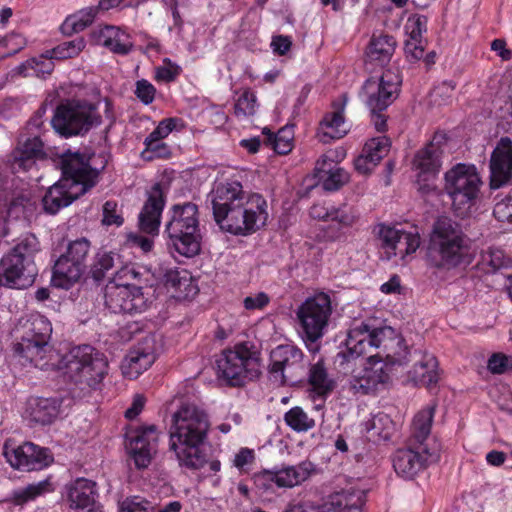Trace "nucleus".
<instances>
[{
    "label": "nucleus",
    "mask_w": 512,
    "mask_h": 512,
    "mask_svg": "<svg viewBox=\"0 0 512 512\" xmlns=\"http://www.w3.org/2000/svg\"><path fill=\"white\" fill-rule=\"evenodd\" d=\"M120 512H157V507L145 499L133 497L121 503Z\"/></svg>",
    "instance_id": "6e6d98bb"
},
{
    "label": "nucleus",
    "mask_w": 512,
    "mask_h": 512,
    "mask_svg": "<svg viewBox=\"0 0 512 512\" xmlns=\"http://www.w3.org/2000/svg\"><path fill=\"white\" fill-rule=\"evenodd\" d=\"M396 41L387 34L373 35L368 46L367 57L379 65L388 63L394 53Z\"/></svg>",
    "instance_id": "e433bc0d"
},
{
    "label": "nucleus",
    "mask_w": 512,
    "mask_h": 512,
    "mask_svg": "<svg viewBox=\"0 0 512 512\" xmlns=\"http://www.w3.org/2000/svg\"><path fill=\"white\" fill-rule=\"evenodd\" d=\"M83 194L85 193L81 190L72 188L69 182L60 179L44 195L42 199L44 210L49 214H56Z\"/></svg>",
    "instance_id": "c756f323"
},
{
    "label": "nucleus",
    "mask_w": 512,
    "mask_h": 512,
    "mask_svg": "<svg viewBox=\"0 0 512 512\" xmlns=\"http://www.w3.org/2000/svg\"><path fill=\"white\" fill-rule=\"evenodd\" d=\"M255 461V453L252 449L241 448L234 456L233 465L240 472H247L248 466Z\"/></svg>",
    "instance_id": "0e129e2a"
},
{
    "label": "nucleus",
    "mask_w": 512,
    "mask_h": 512,
    "mask_svg": "<svg viewBox=\"0 0 512 512\" xmlns=\"http://www.w3.org/2000/svg\"><path fill=\"white\" fill-rule=\"evenodd\" d=\"M219 377L240 386L259 375V351L250 342H240L222 351L216 360Z\"/></svg>",
    "instance_id": "6e6552de"
},
{
    "label": "nucleus",
    "mask_w": 512,
    "mask_h": 512,
    "mask_svg": "<svg viewBox=\"0 0 512 512\" xmlns=\"http://www.w3.org/2000/svg\"><path fill=\"white\" fill-rule=\"evenodd\" d=\"M73 398H82L102 382L107 374L105 356L90 345L73 347L58 364Z\"/></svg>",
    "instance_id": "7ed1b4c3"
},
{
    "label": "nucleus",
    "mask_w": 512,
    "mask_h": 512,
    "mask_svg": "<svg viewBox=\"0 0 512 512\" xmlns=\"http://www.w3.org/2000/svg\"><path fill=\"white\" fill-rule=\"evenodd\" d=\"M268 219L267 202L260 194L253 193L244 203L226 218L218 220V225L234 235H249L266 224Z\"/></svg>",
    "instance_id": "ddd939ff"
},
{
    "label": "nucleus",
    "mask_w": 512,
    "mask_h": 512,
    "mask_svg": "<svg viewBox=\"0 0 512 512\" xmlns=\"http://www.w3.org/2000/svg\"><path fill=\"white\" fill-rule=\"evenodd\" d=\"M91 243L86 238L70 241L66 251L55 261L52 283L55 287L69 289L77 283L87 269Z\"/></svg>",
    "instance_id": "f8f14e48"
},
{
    "label": "nucleus",
    "mask_w": 512,
    "mask_h": 512,
    "mask_svg": "<svg viewBox=\"0 0 512 512\" xmlns=\"http://www.w3.org/2000/svg\"><path fill=\"white\" fill-rule=\"evenodd\" d=\"M62 171L61 180L69 182L72 188L86 193L97 183L99 170L90 165V159L82 153L67 150L55 159Z\"/></svg>",
    "instance_id": "dca6fc26"
},
{
    "label": "nucleus",
    "mask_w": 512,
    "mask_h": 512,
    "mask_svg": "<svg viewBox=\"0 0 512 512\" xmlns=\"http://www.w3.org/2000/svg\"><path fill=\"white\" fill-rule=\"evenodd\" d=\"M61 404L62 400L56 397H30L26 414L36 424L49 425L59 416Z\"/></svg>",
    "instance_id": "7c9ffc66"
},
{
    "label": "nucleus",
    "mask_w": 512,
    "mask_h": 512,
    "mask_svg": "<svg viewBox=\"0 0 512 512\" xmlns=\"http://www.w3.org/2000/svg\"><path fill=\"white\" fill-rule=\"evenodd\" d=\"M210 423L207 414L195 404L184 403L173 414L170 450L181 467L199 470L207 463L203 446Z\"/></svg>",
    "instance_id": "f03ea898"
},
{
    "label": "nucleus",
    "mask_w": 512,
    "mask_h": 512,
    "mask_svg": "<svg viewBox=\"0 0 512 512\" xmlns=\"http://www.w3.org/2000/svg\"><path fill=\"white\" fill-rule=\"evenodd\" d=\"M315 465L310 461H302L297 465H287L274 471H263L257 477L263 486L271 487L274 483L279 488H292L300 485L315 472Z\"/></svg>",
    "instance_id": "4be33fe9"
},
{
    "label": "nucleus",
    "mask_w": 512,
    "mask_h": 512,
    "mask_svg": "<svg viewBox=\"0 0 512 512\" xmlns=\"http://www.w3.org/2000/svg\"><path fill=\"white\" fill-rule=\"evenodd\" d=\"M252 193L244 191L243 186L237 182L219 183L209 193L208 200L211 202L213 215L216 223L223 221L227 215L240 207Z\"/></svg>",
    "instance_id": "aec40b11"
},
{
    "label": "nucleus",
    "mask_w": 512,
    "mask_h": 512,
    "mask_svg": "<svg viewBox=\"0 0 512 512\" xmlns=\"http://www.w3.org/2000/svg\"><path fill=\"white\" fill-rule=\"evenodd\" d=\"M511 359L502 353H494L487 363L488 370L493 374H503L509 368Z\"/></svg>",
    "instance_id": "69168bd1"
},
{
    "label": "nucleus",
    "mask_w": 512,
    "mask_h": 512,
    "mask_svg": "<svg viewBox=\"0 0 512 512\" xmlns=\"http://www.w3.org/2000/svg\"><path fill=\"white\" fill-rule=\"evenodd\" d=\"M52 59L53 58H51V56H40L39 58L29 59L17 67L18 73L25 77L33 74L36 76H39L40 74H49L54 67Z\"/></svg>",
    "instance_id": "49530a36"
},
{
    "label": "nucleus",
    "mask_w": 512,
    "mask_h": 512,
    "mask_svg": "<svg viewBox=\"0 0 512 512\" xmlns=\"http://www.w3.org/2000/svg\"><path fill=\"white\" fill-rule=\"evenodd\" d=\"M165 205V197L159 183L152 186L148 198L139 214V228L149 235H156L159 231L160 218Z\"/></svg>",
    "instance_id": "393cba45"
},
{
    "label": "nucleus",
    "mask_w": 512,
    "mask_h": 512,
    "mask_svg": "<svg viewBox=\"0 0 512 512\" xmlns=\"http://www.w3.org/2000/svg\"><path fill=\"white\" fill-rule=\"evenodd\" d=\"M444 190L459 214H464L476 204L481 178L475 165L458 163L444 174Z\"/></svg>",
    "instance_id": "9d476101"
},
{
    "label": "nucleus",
    "mask_w": 512,
    "mask_h": 512,
    "mask_svg": "<svg viewBox=\"0 0 512 512\" xmlns=\"http://www.w3.org/2000/svg\"><path fill=\"white\" fill-rule=\"evenodd\" d=\"M144 145L145 150L142 152L144 159L168 158L171 155L169 146L163 141L154 140L149 142V140L145 139Z\"/></svg>",
    "instance_id": "864d4df0"
},
{
    "label": "nucleus",
    "mask_w": 512,
    "mask_h": 512,
    "mask_svg": "<svg viewBox=\"0 0 512 512\" xmlns=\"http://www.w3.org/2000/svg\"><path fill=\"white\" fill-rule=\"evenodd\" d=\"M101 117L94 104L85 100H67L57 106L51 124L63 137L86 134L99 125Z\"/></svg>",
    "instance_id": "1a4fd4ad"
},
{
    "label": "nucleus",
    "mask_w": 512,
    "mask_h": 512,
    "mask_svg": "<svg viewBox=\"0 0 512 512\" xmlns=\"http://www.w3.org/2000/svg\"><path fill=\"white\" fill-rule=\"evenodd\" d=\"M176 122L177 119L175 118L163 119L145 139L149 142L154 140L163 141L174 130Z\"/></svg>",
    "instance_id": "052dcab7"
},
{
    "label": "nucleus",
    "mask_w": 512,
    "mask_h": 512,
    "mask_svg": "<svg viewBox=\"0 0 512 512\" xmlns=\"http://www.w3.org/2000/svg\"><path fill=\"white\" fill-rule=\"evenodd\" d=\"M51 483L48 480L32 483L14 492V499L17 504L35 499L46 492L51 491Z\"/></svg>",
    "instance_id": "de8ad7c7"
},
{
    "label": "nucleus",
    "mask_w": 512,
    "mask_h": 512,
    "mask_svg": "<svg viewBox=\"0 0 512 512\" xmlns=\"http://www.w3.org/2000/svg\"><path fill=\"white\" fill-rule=\"evenodd\" d=\"M405 53L413 61L420 60L424 54V47L419 39L409 38L405 42Z\"/></svg>",
    "instance_id": "338daca9"
},
{
    "label": "nucleus",
    "mask_w": 512,
    "mask_h": 512,
    "mask_svg": "<svg viewBox=\"0 0 512 512\" xmlns=\"http://www.w3.org/2000/svg\"><path fill=\"white\" fill-rule=\"evenodd\" d=\"M43 154V143L38 136L20 140L9 157V164L14 173L29 171L35 165V160Z\"/></svg>",
    "instance_id": "c85d7f7f"
},
{
    "label": "nucleus",
    "mask_w": 512,
    "mask_h": 512,
    "mask_svg": "<svg viewBox=\"0 0 512 512\" xmlns=\"http://www.w3.org/2000/svg\"><path fill=\"white\" fill-rule=\"evenodd\" d=\"M380 246L387 260L399 256L405 260L407 256L414 253L420 246V236L416 232H407L386 225L378 228Z\"/></svg>",
    "instance_id": "6ab92c4d"
},
{
    "label": "nucleus",
    "mask_w": 512,
    "mask_h": 512,
    "mask_svg": "<svg viewBox=\"0 0 512 512\" xmlns=\"http://www.w3.org/2000/svg\"><path fill=\"white\" fill-rule=\"evenodd\" d=\"M170 245L182 256L193 257L200 252L201 233L198 207L186 202L174 205L171 218L165 226Z\"/></svg>",
    "instance_id": "423d86ee"
},
{
    "label": "nucleus",
    "mask_w": 512,
    "mask_h": 512,
    "mask_svg": "<svg viewBox=\"0 0 512 512\" xmlns=\"http://www.w3.org/2000/svg\"><path fill=\"white\" fill-rule=\"evenodd\" d=\"M358 219V213L356 209L347 203H343L336 207L331 206L330 220L337 222L341 227H351Z\"/></svg>",
    "instance_id": "09e8293b"
},
{
    "label": "nucleus",
    "mask_w": 512,
    "mask_h": 512,
    "mask_svg": "<svg viewBox=\"0 0 512 512\" xmlns=\"http://www.w3.org/2000/svg\"><path fill=\"white\" fill-rule=\"evenodd\" d=\"M33 203L30 197L24 193L13 195L7 204V214L9 217L18 219L25 217L28 211H31Z\"/></svg>",
    "instance_id": "3c124183"
},
{
    "label": "nucleus",
    "mask_w": 512,
    "mask_h": 512,
    "mask_svg": "<svg viewBox=\"0 0 512 512\" xmlns=\"http://www.w3.org/2000/svg\"><path fill=\"white\" fill-rule=\"evenodd\" d=\"M307 364L301 349L290 344L279 345L270 353V378L280 385L300 381L307 374Z\"/></svg>",
    "instance_id": "4468645a"
},
{
    "label": "nucleus",
    "mask_w": 512,
    "mask_h": 512,
    "mask_svg": "<svg viewBox=\"0 0 512 512\" xmlns=\"http://www.w3.org/2000/svg\"><path fill=\"white\" fill-rule=\"evenodd\" d=\"M3 454L9 464L18 470H41L53 461V457L47 448L37 446L31 442H25L18 446L5 442Z\"/></svg>",
    "instance_id": "a211bd4d"
},
{
    "label": "nucleus",
    "mask_w": 512,
    "mask_h": 512,
    "mask_svg": "<svg viewBox=\"0 0 512 512\" xmlns=\"http://www.w3.org/2000/svg\"><path fill=\"white\" fill-rule=\"evenodd\" d=\"M445 147L442 137L435 135L433 139L414 156L413 167L419 171V176L427 180L429 177H435L443 164V155Z\"/></svg>",
    "instance_id": "b1692460"
},
{
    "label": "nucleus",
    "mask_w": 512,
    "mask_h": 512,
    "mask_svg": "<svg viewBox=\"0 0 512 512\" xmlns=\"http://www.w3.org/2000/svg\"><path fill=\"white\" fill-rule=\"evenodd\" d=\"M102 223L107 226L116 225L121 226L123 224V217L118 209V205L115 201H106L102 209Z\"/></svg>",
    "instance_id": "4d7b16f0"
},
{
    "label": "nucleus",
    "mask_w": 512,
    "mask_h": 512,
    "mask_svg": "<svg viewBox=\"0 0 512 512\" xmlns=\"http://www.w3.org/2000/svg\"><path fill=\"white\" fill-rule=\"evenodd\" d=\"M263 134L266 135V144L271 146L278 154H287L292 149L293 130L292 127L285 126L277 134L264 128Z\"/></svg>",
    "instance_id": "79ce46f5"
},
{
    "label": "nucleus",
    "mask_w": 512,
    "mask_h": 512,
    "mask_svg": "<svg viewBox=\"0 0 512 512\" xmlns=\"http://www.w3.org/2000/svg\"><path fill=\"white\" fill-rule=\"evenodd\" d=\"M493 215L501 222L512 221V197H505L498 201L494 206Z\"/></svg>",
    "instance_id": "e2e57ef3"
},
{
    "label": "nucleus",
    "mask_w": 512,
    "mask_h": 512,
    "mask_svg": "<svg viewBox=\"0 0 512 512\" xmlns=\"http://www.w3.org/2000/svg\"><path fill=\"white\" fill-rule=\"evenodd\" d=\"M437 365V360L432 354H424L413 367V379L428 388L436 385L439 379Z\"/></svg>",
    "instance_id": "58836bf2"
},
{
    "label": "nucleus",
    "mask_w": 512,
    "mask_h": 512,
    "mask_svg": "<svg viewBox=\"0 0 512 512\" xmlns=\"http://www.w3.org/2000/svg\"><path fill=\"white\" fill-rule=\"evenodd\" d=\"M104 304L115 314L141 313L147 308V298L141 287L110 282L104 290Z\"/></svg>",
    "instance_id": "f3484780"
},
{
    "label": "nucleus",
    "mask_w": 512,
    "mask_h": 512,
    "mask_svg": "<svg viewBox=\"0 0 512 512\" xmlns=\"http://www.w3.org/2000/svg\"><path fill=\"white\" fill-rule=\"evenodd\" d=\"M257 98L251 91H244L235 104L236 115L250 116L256 112Z\"/></svg>",
    "instance_id": "5fc2aeb1"
},
{
    "label": "nucleus",
    "mask_w": 512,
    "mask_h": 512,
    "mask_svg": "<svg viewBox=\"0 0 512 512\" xmlns=\"http://www.w3.org/2000/svg\"><path fill=\"white\" fill-rule=\"evenodd\" d=\"M347 103L346 94L341 95V97L333 102V111L326 114L321 122V130L323 133L322 140L325 142V137H329L331 139H340L344 135H346L348 129L345 125L344 120V109Z\"/></svg>",
    "instance_id": "f704fd0d"
},
{
    "label": "nucleus",
    "mask_w": 512,
    "mask_h": 512,
    "mask_svg": "<svg viewBox=\"0 0 512 512\" xmlns=\"http://www.w3.org/2000/svg\"><path fill=\"white\" fill-rule=\"evenodd\" d=\"M512 180V140L501 137L490 158V186L498 189Z\"/></svg>",
    "instance_id": "5701e85b"
},
{
    "label": "nucleus",
    "mask_w": 512,
    "mask_h": 512,
    "mask_svg": "<svg viewBox=\"0 0 512 512\" xmlns=\"http://www.w3.org/2000/svg\"><path fill=\"white\" fill-rule=\"evenodd\" d=\"M134 93L144 105H149L154 101L156 88L148 80L141 79L136 81Z\"/></svg>",
    "instance_id": "bf43d9fd"
},
{
    "label": "nucleus",
    "mask_w": 512,
    "mask_h": 512,
    "mask_svg": "<svg viewBox=\"0 0 512 512\" xmlns=\"http://www.w3.org/2000/svg\"><path fill=\"white\" fill-rule=\"evenodd\" d=\"M469 255V240L461 226L449 217H439L433 224L427 247L430 265L438 269H454L468 264Z\"/></svg>",
    "instance_id": "39448f33"
},
{
    "label": "nucleus",
    "mask_w": 512,
    "mask_h": 512,
    "mask_svg": "<svg viewBox=\"0 0 512 512\" xmlns=\"http://www.w3.org/2000/svg\"><path fill=\"white\" fill-rule=\"evenodd\" d=\"M96 497V483L91 480L77 478L68 486L70 506L79 512H103Z\"/></svg>",
    "instance_id": "a878e982"
},
{
    "label": "nucleus",
    "mask_w": 512,
    "mask_h": 512,
    "mask_svg": "<svg viewBox=\"0 0 512 512\" xmlns=\"http://www.w3.org/2000/svg\"><path fill=\"white\" fill-rule=\"evenodd\" d=\"M0 45L8 49L3 56H11L18 53L26 45V40L21 34L11 33L0 37Z\"/></svg>",
    "instance_id": "13d9d810"
},
{
    "label": "nucleus",
    "mask_w": 512,
    "mask_h": 512,
    "mask_svg": "<svg viewBox=\"0 0 512 512\" xmlns=\"http://www.w3.org/2000/svg\"><path fill=\"white\" fill-rule=\"evenodd\" d=\"M321 173L320 181L325 191H337L349 181V174L336 165L328 170L321 169Z\"/></svg>",
    "instance_id": "a18cd8bd"
},
{
    "label": "nucleus",
    "mask_w": 512,
    "mask_h": 512,
    "mask_svg": "<svg viewBox=\"0 0 512 512\" xmlns=\"http://www.w3.org/2000/svg\"><path fill=\"white\" fill-rule=\"evenodd\" d=\"M365 502L366 491L351 488L330 495L328 500L320 506L307 509L305 504H298L284 512H361Z\"/></svg>",
    "instance_id": "412c9836"
},
{
    "label": "nucleus",
    "mask_w": 512,
    "mask_h": 512,
    "mask_svg": "<svg viewBox=\"0 0 512 512\" xmlns=\"http://www.w3.org/2000/svg\"><path fill=\"white\" fill-rule=\"evenodd\" d=\"M99 13L96 6H90L81 9L77 13L70 15L66 18L62 25L64 33H78L87 28L94 21Z\"/></svg>",
    "instance_id": "ea45409f"
},
{
    "label": "nucleus",
    "mask_w": 512,
    "mask_h": 512,
    "mask_svg": "<svg viewBox=\"0 0 512 512\" xmlns=\"http://www.w3.org/2000/svg\"><path fill=\"white\" fill-rule=\"evenodd\" d=\"M332 312L331 297L324 292L308 297L297 307L298 332L310 351H318L317 342L325 335Z\"/></svg>",
    "instance_id": "0eeeda50"
},
{
    "label": "nucleus",
    "mask_w": 512,
    "mask_h": 512,
    "mask_svg": "<svg viewBox=\"0 0 512 512\" xmlns=\"http://www.w3.org/2000/svg\"><path fill=\"white\" fill-rule=\"evenodd\" d=\"M157 278L167 289H171L178 298H186L197 293V287L193 284L187 271H179L175 267L160 266L157 270Z\"/></svg>",
    "instance_id": "2f4dec72"
},
{
    "label": "nucleus",
    "mask_w": 512,
    "mask_h": 512,
    "mask_svg": "<svg viewBox=\"0 0 512 512\" xmlns=\"http://www.w3.org/2000/svg\"><path fill=\"white\" fill-rule=\"evenodd\" d=\"M482 263L490 266L492 270H497L505 266L506 262L503 250L499 248H488L482 253Z\"/></svg>",
    "instance_id": "680f3d73"
},
{
    "label": "nucleus",
    "mask_w": 512,
    "mask_h": 512,
    "mask_svg": "<svg viewBox=\"0 0 512 512\" xmlns=\"http://www.w3.org/2000/svg\"><path fill=\"white\" fill-rule=\"evenodd\" d=\"M309 383L320 395L328 394L334 387V382L328 377L327 371L321 361H318L310 367Z\"/></svg>",
    "instance_id": "c03bdc74"
},
{
    "label": "nucleus",
    "mask_w": 512,
    "mask_h": 512,
    "mask_svg": "<svg viewBox=\"0 0 512 512\" xmlns=\"http://www.w3.org/2000/svg\"><path fill=\"white\" fill-rule=\"evenodd\" d=\"M116 260H119V256L112 252L99 251L93 260L90 267V275L95 281L104 279L110 272L114 273L116 266Z\"/></svg>",
    "instance_id": "a19ab883"
},
{
    "label": "nucleus",
    "mask_w": 512,
    "mask_h": 512,
    "mask_svg": "<svg viewBox=\"0 0 512 512\" xmlns=\"http://www.w3.org/2000/svg\"><path fill=\"white\" fill-rule=\"evenodd\" d=\"M1 271L0 284L15 289L30 287L37 276V273H30V277H26L24 261L9 253L1 260Z\"/></svg>",
    "instance_id": "cd10ccee"
},
{
    "label": "nucleus",
    "mask_w": 512,
    "mask_h": 512,
    "mask_svg": "<svg viewBox=\"0 0 512 512\" xmlns=\"http://www.w3.org/2000/svg\"><path fill=\"white\" fill-rule=\"evenodd\" d=\"M39 251L38 239L32 234H26L19 239L9 254L16 256L26 264V277L30 273H37V267L34 262V256Z\"/></svg>",
    "instance_id": "4c0bfd02"
},
{
    "label": "nucleus",
    "mask_w": 512,
    "mask_h": 512,
    "mask_svg": "<svg viewBox=\"0 0 512 512\" xmlns=\"http://www.w3.org/2000/svg\"><path fill=\"white\" fill-rule=\"evenodd\" d=\"M269 303V297L264 292L256 295L248 296L244 299L243 304L247 310L263 309Z\"/></svg>",
    "instance_id": "774afa93"
},
{
    "label": "nucleus",
    "mask_w": 512,
    "mask_h": 512,
    "mask_svg": "<svg viewBox=\"0 0 512 512\" xmlns=\"http://www.w3.org/2000/svg\"><path fill=\"white\" fill-rule=\"evenodd\" d=\"M390 141L386 136H380L369 140L363 151L372 159V162L379 163L389 152Z\"/></svg>",
    "instance_id": "603ef678"
},
{
    "label": "nucleus",
    "mask_w": 512,
    "mask_h": 512,
    "mask_svg": "<svg viewBox=\"0 0 512 512\" xmlns=\"http://www.w3.org/2000/svg\"><path fill=\"white\" fill-rule=\"evenodd\" d=\"M145 346L138 345L130 350L121 364L122 373L133 379L147 370L155 361L153 346L150 340H146Z\"/></svg>",
    "instance_id": "473e14b6"
},
{
    "label": "nucleus",
    "mask_w": 512,
    "mask_h": 512,
    "mask_svg": "<svg viewBox=\"0 0 512 512\" xmlns=\"http://www.w3.org/2000/svg\"><path fill=\"white\" fill-rule=\"evenodd\" d=\"M345 346V358L369 354L366 366L354 371L349 379V390L354 395L375 393L389 381L392 366L410 360L404 338L390 326L372 327L361 322L349 329Z\"/></svg>",
    "instance_id": "f257e3e1"
},
{
    "label": "nucleus",
    "mask_w": 512,
    "mask_h": 512,
    "mask_svg": "<svg viewBox=\"0 0 512 512\" xmlns=\"http://www.w3.org/2000/svg\"><path fill=\"white\" fill-rule=\"evenodd\" d=\"M364 429L370 441L379 443L390 440L396 428L388 414L379 412L364 423Z\"/></svg>",
    "instance_id": "c9c22d12"
},
{
    "label": "nucleus",
    "mask_w": 512,
    "mask_h": 512,
    "mask_svg": "<svg viewBox=\"0 0 512 512\" xmlns=\"http://www.w3.org/2000/svg\"><path fill=\"white\" fill-rule=\"evenodd\" d=\"M284 421L288 427L296 432H306L316 425L315 419L299 406L289 409L284 414Z\"/></svg>",
    "instance_id": "37998d69"
},
{
    "label": "nucleus",
    "mask_w": 512,
    "mask_h": 512,
    "mask_svg": "<svg viewBox=\"0 0 512 512\" xmlns=\"http://www.w3.org/2000/svg\"><path fill=\"white\" fill-rule=\"evenodd\" d=\"M52 334V325L43 315L31 316L27 321L21 341L14 345V352L25 362L35 367L43 368L46 363H41L49 351V340Z\"/></svg>",
    "instance_id": "9b49d317"
},
{
    "label": "nucleus",
    "mask_w": 512,
    "mask_h": 512,
    "mask_svg": "<svg viewBox=\"0 0 512 512\" xmlns=\"http://www.w3.org/2000/svg\"><path fill=\"white\" fill-rule=\"evenodd\" d=\"M127 450L138 469L148 467L157 450L155 428L150 427L145 431L136 432L130 437Z\"/></svg>",
    "instance_id": "bb28decb"
},
{
    "label": "nucleus",
    "mask_w": 512,
    "mask_h": 512,
    "mask_svg": "<svg viewBox=\"0 0 512 512\" xmlns=\"http://www.w3.org/2000/svg\"><path fill=\"white\" fill-rule=\"evenodd\" d=\"M402 77L397 71L385 70L377 80L367 79L359 97L370 111H385L399 96Z\"/></svg>",
    "instance_id": "2eb2a0df"
},
{
    "label": "nucleus",
    "mask_w": 512,
    "mask_h": 512,
    "mask_svg": "<svg viewBox=\"0 0 512 512\" xmlns=\"http://www.w3.org/2000/svg\"><path fill=\"white\" fill-rule=\"evenodd\" d=\"M436 405H428L413 418L409 446L398 449L393 455L395 472L405 478L413 479L429 462L436 461V449H430L426 441L429 439Z\"/></svg>",
    "instance_id": "20e7f679"
},
{
    "label": "nucleus",
    "mask_w": 512,
    "mask_h": 512,
    "mask_svg": "<svg viewBox=\"0 0 512 512\" xmlns=\"http://www.w3.org/2000/svg\"><path fill=\"white\" fill-rule=\"evenodd\" d=\"M85 47V41L82 37H76L73 40L65 41L57 45L51 51V58L67 59L77 56Z\"/></svg>",
    "instance_id": "8fccbe9b"
},
{
    "label": "nucleus",
    "mask_w": 512,
    "mask_h": 512,
    "mask_svg": "<svg viewBox=\"0 0 512 512\" xmlns=\"http://www.w3.org/2000/svg\"><path fill=\"white\" fill-rule=\"evenodd\" d=\"M97 44L119 55H127L133 48L131 36L115 26H105L93 33Z\"/></svg>",
    "instance_id": "72a5a7b5"
}]
</instances>
